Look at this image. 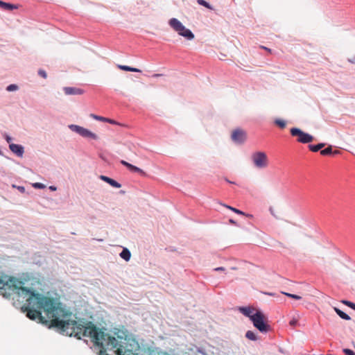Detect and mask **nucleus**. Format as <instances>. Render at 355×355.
<instances>
[{"instance_id":"2eb2a0df","label":"nucleus","mask_w":355,"mask_h":355,"mask_svg":"<svg viewBox=\"0 0 355 355\" xmlns=\"http://www.w3.org/2000/svg\"><path fill=\"white\" fill-rule=\"evenodd\" d=\"M118 68H119L121 70L126 71H132V72H141V70L137 68L131 67L126 65H118Z\"/></svg>"},{"instance_id":"a211bd4d","label":"nucleus","mask_w":355,"mask_h":355,"mask_svg":"<svg viewBox=\"0 0 355 355\" xmlns=\"http://www.w3.org/2000/svg\"><path fill=\"white\" fill-rule=\"evenodd\" d=\"M324 146V144H318L317 145H309V148L310 150L313 152H317Z\"/></svg>"},{"instance_id":"c85d7f7f","label":"nucleus","mask_w":355,"mask_h":355,"mask_svg":"<svg viewBox=\"0 0 355 355\" xmlns=\"http://www.w3.org/2000/svg\"><path fill=\"white\" fill-rule=\"evenodd\" d=\"M341 302H342L343 304H345V305H346V306H349V307H350V308H351V307H352V306H353V305H354V303H353V302H350V301H347V300H342V301H341Z\"/></svg>"},{"instance_id":"f257e3e1","label":"nucleus","mask_w":355,"mask_h":355,"mask_svg":"<svg viewBox=\"0 0 355 355\" xmlns=\"http://www.w3.org/2000/svg\"><path fill=\"white\" fill-rule=\"evenodd\" d=\"M24 282L15 277H10L4 282L0 279V293L6 297L15 294L26 303L21 307L31 320L39 319L42 323L51 327V322L56 318L58 304L54 299L43 296L35 291L23 286Z\"/></svg>"},{"instance_id":"58836bf2","label":"nucleus","mask_w":355,"mask_h":355,"mask_svg":"<svg viewBox=\"0 0 355 355\" xmlns=\"http://www.w3.org/2000/svg\"><path fill=\"white\" fill-rule=\"evenodd\" d=\"M339 153V151L338 150H335V151H332V154L334 155H336V154H338Z\"/></svg>"},{"instance_id":"6e6552de","label":"nucleus","mask_w":355,"mask_h":355,"mask_svg":"<svg viewBox=\"0 0 355 355\" xmlns=\"http://www.w3.org/2000/svg\"><path fill=\"white\" fill-rule=\"evenodd\" d=\"M247 137L246 132L242 129L237 128L232 131L231 138L232 139L238 144L243 143Z\"/></svg>"},{"instance_id":"b1692460","label":"nucleus","mask_w":355,"mask_h":355,"mask_svg":"<svg viewBox=\"0 0 355 355\" xmlns=\"http://www.w3.org/2000/svg\"><path fill=\"white\" fill-rule=\"evenodd\" d=\"M275 124L277 125H278L279 127H280L281 128H284L285 126H286V122L283 120H280V119H277L275 121Z\"/></svg>"},{"instance_id":"39448f33","label":"nucleus","mask_w":355,"mask_h":355,"mask_svg":"<svg viewBox=\"0 0 355 355\" xmlns=\"http://www.w3.org/2000/svg\"><path fill=\"white\" fill-rule=\"evenodd\" d=\"M254 165L259 168H264L268 166V158L266 153L257 151L252 155Z\"/></svg>"},{"instance_id":"7ed1b4c3","label":"nucleus","mask_w":355,"mask_h":355,"mask_svg":"<svg viewBox=\"0 0 355 355\" xmlns=\"http://www.w3.org/2000/svg\"><path fill=\"white\" fill-rule=\"evenodd\" d=\"M168 24L175 32L186 39L191 40L194 38L193 33L187 28L178 19L171 18L168 21Z\"/></svg>"},{"instance_id":"1a4fd4ad","label":"nucleus","mask_w":355,"mask_h":355,"mask_svg":"<svg viewBox=\"0 0 355 355\" xmlns=\"http://www.w3.org/2000/svg\"><path fill=\"white\" fill-rule=\"evenodd\" d=\"M239 311L243 313L245 316L250 318V320L255 316L256 311H259L253 307H239Z\"/></svg>"},{"instance_id":"393cba45","label":"nucleus","mask_w":355,"mask_h":355,"mask_svg":"<svg viewBox=\"0 0 355 355\" xmlns=\"http://www.w3.org/2000/svg\"><path fill=\"white\" fill-rule=\"evenodd\" d=\"M18 89V87L17 85H15V84H12V85H10L7 87V90L8 92H12V91H15Z\"/></svg>"},{"instance_id":"2f4dec72","label":"nucleus","mask_w":355,"mask_h":355,"mask_svg":"<svg viewBox=\"0 0 355 355\" xmlns=\"http://www.w3.org/2000/svg\"><path fill=\"white\" fill-rule=\"evenodd\" d=\"M215 271H225V269L223 267H218L214 269Z\"/></svg>"},{"instance_id":"6ab92c4d","label":"nucleus","mask_w":355,"mask_h":355,"mask_svg":"<svg viewBox=\"0 0 355 355\" xmlns=\"http://www.w3.org/2000/svg\"><path fill=\"white\" fill-rule=\"evenodd\" d=\"M245 337L250 340H257V336L252 331H248L245 334Z\"/></svg>"},{"instance_id":"f03ea898","label":"nucleus","mask_w":355,"mask_h":355,"mask_svg":"<svg viewBox=\"0 0 355 355\" xmlns=\"http://www.w3.org/2000/svg\"><path fill=\"white\" fill-rule=\"evenodd\" d=\"M56 318L51 322V327L58 329L62 333L69 336L78 338L89 337L95 345H107L113 347L115 342L114 338L107 336L103 329L96 327L91 322L86 324H81L71 319L72 313L62 307L61 302L58 300V309H55Z\"/></svg>"},{"instance_id":"37998d69","label":"nucleus","mask_w":355,"mask_h":355,"mask_svg":"<svg viewBox=\"0 0 355 355\" xmlns=\"http://www.w3.org/2000/svg\"><path fill=\"white\" fill-rule=\"evenodd\" d=\"M232 270H236V267H232Z\"/></svg>"},{"instance_id":"20e7f679","label":"nucleus","mask_w":355,"mask_h":355,"mask_svg":"<svg viewBox=\"0 0 355 355\" xmlns=\"http://www.w3.org/2000/svg\"><path fill=\"white\" fill-rule=\"evenodd\" d=\"M251 321L253 325L262 333H266L270 329V325L267 324L268 318L261 311H256L255 316Z\"/></svg>"},{"instance_id":"c756f323","label":"nucleus","mask_w":355,"mask_h":355,"mask_svg":"<svg viewBox=\"0 0 355 355\" xmlns=\"http://www.w3.org/2000/svg\"><path fill=\"white\" fill-rule=\"evenodd\" d=\"M343 352L345 355H355V353L349 349H344Z\"/></svg>"},{"instance_id":"ddd939ff","label":"nucleus","mask_w":355,"mask_h":355,"mask_svg":"<svg viewBox=\"0 0 355 355\" xmlns=\"http://www.w3.org/2000/svg\"><path fill=\"white\" fill-rule=\"evenodd\" d=\"M100 178L105 181V182L108 183L109 184H110L112 187H115V188H120L121 187V184H119V182H117L116 181H115L114 180L110 178H108L107 176H105V175H101Z\"/></svg>"},{"instance_id":"aec40b11","label":"nucleus","mask_w":355,"mask_h":355,"mask_svg":"<svg viewBox=\"0 0 355 355\" xmlns=\"http://www.w3.org/2000/svg\"><path fill=\"white\" fill-rule=\"evenodd\" d=\"M197 3L199 5L205 6V8H208L209 10H213L214 9L213 7L208 2H207L205 0H197Z\"/></svg>"},{"instance_id":"ea45409f","label":"nucleus","mask_w":355,"mask_h":355,"mask_svg":"<svg viewBox=\"0 0 355 355\" xmlns=\"http://www.w3.org/2000/svg\"><path fill=\"white\" fill-rule=\"evenodd\" d=\"M230 223H232V224H235L234 220H232V219H230Z\"/></svg>"},{"instance_id":"4be33fe9","label":"nucleus","mask_w":355,"mask_h":355,"mask_svg":"<svg viewBox=\"0 0 355 355\" xmlns=\"http://www.w3.org/2000/svg\"><path fill=\"white\" fill-rule=\"evenodd\" d=\"M226 208L232 210V211H234V213L236 214H241V215H245L244 212H243L242 211L238 209H236L234 207H232L231 206H229V205H224Z\"/></svg>"},{"instance_id":"7c9ffc66","label":"nucleus","mask_w":355,"mask_h":355,"mask_svg":"<svg viewBox=\"0 0 355 355\" xmlns=\"http://www.w3.org/2000/svg\"><path fill=\"white\" fill-rule=\"evenodd\" d=\"M297 323V321L295 319L291 320L289 322L290 325L293 326V327L295 326Z\"/></svg>"},{"instance_id":"a19ab883","label":"nucleus","mask_w":355,"mask_h":355,"mask_svg":"<svg viewBox=\"0 0 355 355\" xmlns=\"http://www.w3.org/2000/svg\"><path fill=\"white\" fill-rule=\"evenodd\" d=\"M352 309L355 310V304H354V305L352 306V307H351Z\"/></svg>"},{"instance_id":"cd10ccee","label":"nucleus","mask_w":355,"mask_h":355,"mask_svg":"<svg viewBox=\"0 0 355 355\" xmlns=\"http://www.w3.org/2000/svg\"><path fill=\"white\" fill-rule=\"evenodd\" d=\"M38 74L44 78H46V77H47V74H46V71L43 69H40L38 71Z\"/></svg>"},{"instance_id":"473e14b6","label":"nucleus","mask_w":355,"mask_h":355,"mask_svg":"<svg viewBox=\"0 0 355 355\" xmlns=\"http://www.w3.org/2000/svg\"><path fill=\"white\" fill-rule=\"evenodd\" d=\"M269 210H270V214H271L273 216H275V218H277V216L275 214V211H274L273 208L270 207Z\"/></svg>"},{"instance_id":"a878e982","label":"nucleus","mask_w":355,"mask_h":355,"mask_svg":"<svg viewBox=\"0 0 355 355\" xmlns=\"http://www.w3.org/2000/svg\"><path fill=\"white\" fill-rule=\"evenodd\" d=\"M91 116L96 120L101 121H105V120H107V118H104L103 116H97V115H95L93 114H91Z\"/></svg>"},{"instance_id":"f704fd0d","label":"nucleus","mask_w":355,"mask_h":355,"mask_svg":"<svg viewBox=\"0 0 355 355\" xmlns=\"http://www.w3.org/2000/svg\"><path fill=\"white\" fill-rule=\"evenodd\" d=\"M261 48H263V49L266 50L269 53H271V49H268L267 47H265V46H261Z\"/></svg>"},{"instance_id":"0eeeda50","label":"nucleus","mask_w":355,"mask_h":355,"mask_svg":"<svg viewBox=\"0 0 355 355\" xmlns=\"http://www.w3.org/2000/svg\"><path fill=\"white\" fill-rule=\"evenodd\" d=\"M69 127L72 131L76 132L83 137L97 139V136L94 133L83 127L77 125H70Z\"/></svg>"},{"instance_id":"4c0bfd02","label":"nucleus","mask_w":355,"mask_h":355,"mask_svg":"<svg viewBox=\"0 0 355 355\" xmlns=\"http://www.w3.org/2000/svg\"><path fill=\"white\" fill-rule=\"evenodd\" d=\"M49 189H50L51 190H52V191H55V190H56V187H54V186H51V187H49Z\"/></svg>"},{"instance_id":"4468645a","label":"nucleus","mask_w":355,"mask_h":355,"mask_svg":"<svg viewBox=\"0 0 355 355\" xmlns=\"http://www.w3.org/2000/svg\"><path fill=\"white\" fill-rule=\"evenodd\" d=\"M0 8L5 10H12L17 8V6L0 1Z\"/></svg>"},{"instance_id":"dca6fc26","label":"nucleus","mask_w":355,"mask_h":355,"mask_svg":"<svg viewBox=\"0 0 355 355\" xmlns=\"http://www.w3.org/2000/svg\"><path fill=\"white\" fill-rule=\"evenodd\" d=\"M335 312L343 320H351V318L347 315L345 313H344L343 311H342L341 310H340L339 309L336 308V307H334V308Z\"/></svg>"},{"instance_id":"9d476101","label":"nucleus","mask_w":355,"mask_h":355,"mask_svg":"<svg viewBox=\"0 0 355 355\" xmlns=\"http://www.w3.org/2000/svg\"><path fill=\"white\" fill-rule=\"evenodd\" d=\"M9 148L10 150L18 157H22L24 154V147L19 144H10Z\"/></svg>"},{"instance_id":"5701e85b","label":"nucleus","mask_w":355,"mask_h":355,"mask_svg":"<svg viewBox=\"0 0 355 355\" xmlns=\"http://www.w3.org/2000/svg\"><path fill=\"white\" fill-rule=\"evenodd\" d=\"M282 293L289 297H291V298H293L295 300H300L302 297L300 295H295V294H291V293H286V292H282Z\"/></svg>"},{"instance_id":"bb28decb","label":"nucleus","mask_w":355,"mask_h":355,"mask_svg":"<svg viewBox=\"0 0 355 355\" xmlns=\"http://www.w3.org/2000/svg\"><path fill=\"white\" fill-rule=\"evenodd\" d=\"M33 187L35 189H44L45 188V185L42 184V183H40V182H36V183H34L33 184Z\"/></svg>"},{"instance_id":"79ce46f5","label":"nucleus","mask_w":355,"mask_h":355,"mask_svg":"<svg viewBox=\"0 0 355 355\" xmlns=\"http://www.w3.org/2000/svg\"><path fill=\"white\" fill-rule=\"evenodd\" d=\"M352 309L355 310V304H354V305L352 306V307H351Z\"/></svg>"},{"instance_id":"9b49d317","label":"nucleus","mask_w":355,"mask_h":355,"mask_svg":"<svg viewBox=\"0 0 355 355\" xmlns=\"http://www.w3.org/2000/svg\"><path fill=\"white\" fill-rule=\"evenodd\" d=\"M121 164L126 166L130 171H131L132 172L139 173L142 175H144L146 174L145 172L142 169L127 162L125 160H121Z\"/></svg>"},{"instance_id":"423d86ee","label":"nucleus","mask_w":355,"mask_h":355,"mask_svg":"<svg viewBox=\"0 0 355 355\" xmlns=\"http://www.w3.org/2000/svg\"><path fill=\"white\" fill-rule=\"evenodd\" d=\"M291 134L293 137H297V141L303 144L310 143L313 140V137L297 128L291 129Z\"/></svg>"},{"instance_id":"72a5a7b5","label":"nucleus","mask_w":355,"mask_h":355,"mask_svg":"<svg viewBox=\"0 0 355 355\" xmlns=\"http://www.w3.org/2000/svg\"><path fill=\"white\" fill-rule=\"evenodd\" d=\"M6 139L8 143H10V141L12 140L11 137H10L9 136H6Z\"/></svg>"},{"instance_id":"f8f14e48","label":"nucleus","mask_w":355,"mask_h":355,"mask_svg":"<svg viewBox=\"0 0 355 355\" xmlns=\"http://www.w3.org/2000/svg\"><path fill=\"white\" fill-rule=\"evenodd\" d=\"M64 91L67 95H80L83 93L81 89L69 87H64Z\"/></svg>"},{"instance_id":"412c9836","label":"nucleus","mask_w":355,"mask_h":355,"mask_svg":"<svg viewBox=\"0 0 355 355\" xmlns=\"http://www.w3.org/2000/svg\"><path fill=\"white\" fill-rule=\"evenodd\" d=\"M320 154L322 155H329L332 154V148H331V146H329V147L326 148L325 149L322 150L320 151Z\"/></svg>"},{"instance_id":"c9c22d12","label":"nucleus","mask_w":355,"mask_h":355,"mask_svg":"<svg viewBox=\"0 0 355 355\" xmlns=\"http://www.w3.org/2000/svg\"><path fill=\"white\" fill-rule=\"evenodd\" d=\"M105 121H107L110 123H115V122L113 120L109 119H107V120H105Z\"/></svg>"},{"instance_id":"e433bc0d","label":"nucleus","mask_w":355,"mask_h":355,"mask_svg":"<svg viewBox=\"0 0 355 355\" xmlns=\"http://www.w3.org/2000/svg\"><path fill=\"white\" fill-rule=\"evenodd\" d=\"M162 74H159V73H155L153 75V77H155V78H157V77H159V76H161Z\"/></svg>"},{"instance_id":"f3484780","label":"nucleus","mask_w":355,"mask_h":355,"mask_svg":"<svg viewBox=\"0 0 355 355\" xmlns=\"http://www.w3.org/2000/svg\"><path fill=\"white\" fill-rule=\"evenodd\" d=\"M120 257L125 261H129L131 257L130 252L127 248H124L120 253Z\"/></svg>"}]
</instances>
